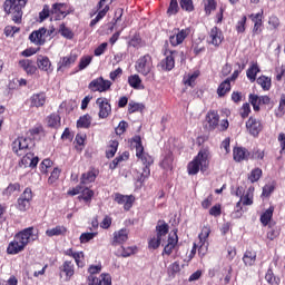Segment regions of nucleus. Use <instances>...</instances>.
Listing matches in <instances>:
<instances>
[{
	"label": "nucleus",
	"mask_w": 285,
	"mask_h": 285,
	"mask_svg": "<svg viewBox=\"0 0 285 285\" xmlns=\"http://www.w3.org/2000/svg\"><path fill=\"white\" fill-rule=\"evenodd\" d=\"M39 236L35 234V228L29 227L19 232L14 235L13 240H11L7 247L8 255H19L22 250H26V246L30 244V242H36Z\"/></svg>",
	"instance_id": "nucleus-1"
},
{
	"label": "nucleus",
	"mask_w": 285,
	"mask_h": 285,
	"mask_svg": "<svg viewBox=\"0 0 285 285\" xmlns=\"http://www.w3.org/2000/svg\"><path fill=\"white\" fill-rule=\"evenodd\" d=\"M210 166V151L208 149H200L197 156L188 163V175H197V173H206Z\"/></svg>",
	"instance_id": "nucleus-2"
},
{
	"label": "nucleus",
	"mask_w": 285,
	"mask_h": 285,
	"mask_svg": "<svg viewBox=\"0 0 285 285\" xmlns=\"http://www.w3.org/2000/svg\"><path fill=\"white\" fill-rule=\"evenodd\" d=\"M28 3V0H6L4 2V11L7 14L12 16V21L14 23H21V17H23V8H26V4Z\"/></svg>",
	"instance_id": "nucleus-3"
},
{
	"label": "nucleus",
	"mask_w": 285,
	"mask_h": 285,
	"mask_svg": "<svg viewBox=\"0 0 285 285\" xmlns=\"http://www.w3.org/2000/svg\"><path fill=\"white\" fill-rule=\"evenodd\" d=\"M137 72L147 77V81H155V72H153V57L150 55H145L140 57L135 66Z\"/></svg>",
	"instance_id": "nucleus-4"
},
{
	"label": "nucleus",
	"mask_w": 285,
	"mask_h": 285,
	"mask_svg": "<svg viewBox=\"0 0 285 285\" xmlns=\"http://www.w3.org/2000/svg\"><path fill=\"white\" fill-rule=\"evenodd\" d=\"M33 146H35V141H32V138L18 137L16 140H13L11 148L14 155H18V157H23L26 153H29V150Z\"/></svg>",
	"instance_id": "nucleus-5"
},
{
	"label": "nucleus",
	"mask_w": 285,
	"mask_h": 285,
	"mask_svg": "<svg viewBox=\"0 0 285 285\" xmlns=\"http://www.w3.org/2000/svg\"><path fill=\"white\" fill-rule=\"evenodd\" d=\"M190 32H193L190 27H187L184 29H179V28L174 29L171 31V35L169 36L170 46H173L174 48H176V46H181V43H184V41H186V39L190 37Z\"/></svg>",
	"instance_id": "nucleus-6"
},
{
	"label": "nucleus",
	"mask_w": 285,
	"mask_h": 285,
	"mask_svg": "<svg viewBox=\"0 0 285 285\" xmlns=\"http://www.w3.org/2000/svg\"><path fill=\"white\" fill-rule=\"evenodd\" d=\"M208 237H210V226L205 225L202 228L200 234L198 235L199 242L197 243L198 246V255L199 257H206V254L208 253Z\"/></svg>",
	"instance_id": "nucleus-7"
},
{
	"label": "nucleus",
	"mask_w": 285,
	"mask_h": 285,
	"mask_svg": "<svg viewBox=\"0 0 285 285\" xmlns=\"http://www.w3.org/2000/svg\"><path fill=\"white\" fill-rule=\"evenodd\" d=\"M134 144L136 146V156L138 157V159H140V161H142L144 166H153L155 160L151 158L150 155L144 151V146L141 145V137L136 136L134 138Z\"/></svg>",
	"instance_id": "nucleus-8"
},
{
	"label": "nucleus",
	"mask_w": 285,
	"mask_h": 285,
	"mask_svg": "<svg viewBox=\"0 0 285 285\" xmlns=\"http://www.w3.org/2000/svg\"><path fill=\"white\" fill-rule=\"evenodd\" d=\"M110 86H112V82L110 80L104 79V77H99L94 79L88 88L91 90V92H106L110 90Z\"/></svg>",
	"instance_id": "nucleus-9"
},
{
	"label": "nucleus",
	"mask_w": 285,
	"mask_h": 285,
	"mask_svg": "<svg viewBox=\"0 0 285 285\" xmlns=\"http://www.w3.org/2000/svg\"><path fill=\"white\" fill-rule=\"evenodd\" d=\"M30 202H32V189L26 188L21 196L18 198V209L26 213L30 208Z\"/></svg>",
	"instance_id": "nucleus-10"
},
{
	"label": "nucleus",
	"mask_w": 285,
	"mask_h": 285,
	"mask_svg": "<svg viewBox=\"0 0 285 285\" xmlns=\"http://www.w3.org/2000/svg\"><path fill=\"white\" fill-rule=\"evenodd\" d=\"M96 104L99 108V118L100 119H107V117L110 116V112H112V107L110 106V102H108V99L106 98H98L96 100Z\"/></svg>",
	"instance_id": "nucleus-11"
},
{
	"label": "nucleus",
	"mask_w": 285,
	"mask_h": 285,
	"mask_svg": "<svg viewBox=\"0 0 285 285\" xmlns=\"http://www.w3.org/2000/svg\"><path fill=\"white\" fill-rule=\"evenodd\" d=\"M222 41H224V33L217 27H213L209 31L207 42L212 46H222Z\"/></svg>",
	"instance_id": "nucleus-12"
},
{
	"label": "nucleus",
	"mask_w": 285,
	"mask_h": 285,
	"mask_svg": "<svg viewBox=\"0 0 285 285\" xmlns=\"http://www.w3.org/2000/svg\"><path fill=\"white\" fill-rule=\"evenodd\" d=\"M87 282L88 285H112V277L110 274H101L99 277L88 276Z\"/></svg>",
	"instance_id": "nucleus-13"
},
{
	"label": "nucleus",
	"mask_w": 285,
	"mask_h": 285,
	"mask_svg": "<svg viewBox=\"0 0 285 285\" xmlns=\"http://www.w3.org/2000/svg\"><path fill=\"white\" fill-rule=\"evenodd\" d=\"M46 28H40L36 31H32L29 36V40L31 43H35V46H43L46 43Z\"/></svg>",
	"instance_id": "nucleus-14"
},
{
	"label": "nucleus",
	"mask_w": 285,
	"mask_h": 285,
	"mask_svg": "<svg viewBox=\"0 0 285 285\" xmlns=\"http://www.w3.org/2000/svg\"><path fill=\"white\" fill-rule=\"evenodd\" d=\"M177 57H184V52L178 53L177 51H171L169 56L166 57V59L160 61V67L163 70H173L175 68V60Z\"/></svg>",
	"instance_id": "nucleus-15"
},
{
	"label": "nucleus",
	"mask_w": 285,
	"mask_h": 285,
	"mask_svg": "<svg viewBox=\"0 0 285 285\" xmlns=\"http://www.w3.org/2000/svg\"><path fill=\"white\" fill-rule=\"evenodd\" d=\"M246 129L248 130L249 135H252V137H257L259 132H262V122L256 118L250 117L246 121Z\"/></svg>",
	"instance_id": "nucleus-16"
},
{
	"label": "nucleus",
	"mask_w": 285,
	"mask_h": 285,
	"mask_svg": "<svg viewBox=\"0 0 285 285\" xmlns=\"http://www.w3.org/2000/svg\"><path fill=\"white\" fill-rule=\"evenodd\" d=\"M177 242H179V238L177 237V230H173L168 235L167 245L163 250V255H173V250H175V247L177 246Z\"/></svg>",
	"instance_id": "nucleus-17"
},
{
	"label": "nucleus",
	"mask_w": 285,
	"mask_h": 285,
	"mask_svg": "<svg viewBox=\"0 0 285 285\" xmlns=\"http://www.w3.org/2000/svg\"><path fill=\"white\" fill-rule=\"evenodd\" d=\"M51 14L55 16L56 20L66 19L68 17V7L65 3H56L52 6Z\"/></svg>",
	"instance_id": "nucleus-18"
},
{
	"label": "nucleus",
	"mask_w": 285,
	"mask_h": 285,
	"mask_svg": "<svg viewBox=\"0 0 285 285\" xmlns=\"http://www.w3.org/2000/svg\"><path fill=\"white\" fill-rule=\"evenodd\" d=\"M46 99L45 92L33 94L29 99V106L30 108H42V106H46Z\"/></svg>",
	"instance_id": "nucleus-19"
},
{
	"label": "nucleus",
	"mask_w": 285,
	"mask_h": 285,
	"mask_svg": "<svg viewBox=\"0 0 285 285\" xmlns=\"http://www.w3.org/2000/svg\"><path fill=\"white\" fill-rule=\"evenodd\" d=\"M37 66L39 70H42V72H47V75H50V72H52V62L50 61V58L46 56H38Z\"/></svg>",
	"instance_id": "nucleus-20"
},
{
	"label": "nucleus",
	"mask_w": 285,
	"mask_h": 285,
	"mask_svg": "<svg viewBox=\"0 0 285 285\" xmlns=\"http://www.w3.org/2000/svg\"><path fill=\"white\" fill-rule=\"evenodd\" d=\"M61 275L65 274V279L70 282L72 275H75V264L72 261H65L62 266L60 267Z\"/></svg>",
	"instance_id": "nucleus-21"
},
{
	"label": "nucleus",
	"mask_w": 285,
	"mask_h": 285,
	"mask_svg": "<svg viewBox=\"0 0 285 285\" xmlns=\"http://www.w3.org/2000/svg\"><path fill=\"white\" fill-rule=\"evenodd\" d=\"M115 202L124 206L125 210L132 208V204L135 202V197L132 196H125L121 194H115Z\"/></svg>",
	"instance_id": "nucleus-22"
},
{
	"label": "nucleus",
	"mask_w": 285,
	"mask_h": 285,
	"mask_svg": "<svg viewBox=\"0 0 285 285\" xmlns=\"http://www.w3.org/2000/svg\"><path fill=\"white\" fill-rule=\"evenodd\" d=\"M128 235L129 232L126 228L119 229L114 233V239H112V245L114 246H119L121 244H126L128 242Z\"/></svg>",
	"instance_id": "nucleus-23"
},
{
	"label": "nucleus",
	"mask_w": 285,
	"mask_h": 285,
	"mask_svg": "<svg viewBox=\"0 0 285 285\" xmlns=\"http://www.w3.org/2000/svg\"><path fill=\"white\" fill-rule=\"evenodd\" d=\"M209 130H215L219 126V114L215 110H210L206 116Z\"/></svg>",
	"instance_id": "nucleus-24"
},
{
	"label": "nucleus",
	"mask_w": 285,
	"mask_h": 285,
	"mask_svg": "<svg viewBox=\"0 0 285 285\" xmlns=\"http://www.w3.org/2000/svg\"><path fill=\"white\" fill-rule=\"evenodd\" d=\"M22 164L26 168H36L37 164H39V158L35 154L27 151L22 157Z\"/></svg>",
	"instance_id": "nucleus-25"
},
{
	"label": "nucleus",
	"mask_w": 285,
	"mask_h": 285,
	"mask_svg": "<svg viewBox=\"0 0 285 285\" xmlns=\"http://www.w3.org/2000/svg\"><path fill=\"white\" fill-rule=\"evenodd\" d=\"M19 66L27 75H35L37 72V66L30 59L20 60Z\"/></svg>",
	"instance_id": "nucleus-26"
},
{
	"label": "nucleus",
	"mask_w": 285,
	"mask_h": 285,
	"mask_svg": "<svg viewBox=\"0 0 285 285\" xmlns=\"http://www.w3.org/2000/svg\"><path fill=\"white\" fill-rule=\"evenodd\" d=\"M77 57L78 56L76 53L62 57L59 61L58 70H61V68H70V66L75 65V62L77 61Z\"/></svg>",
	"instance_id": "nucleus-27"
},
{
	"label": "nucleus",
	"mask_w": 285,
	"mask_h": 285,
	"mask_svg": "<svg viewBox=\"0 0 285 285\" xmlns=\"http://www.w3.org/2000/svg\"><path fill=\"white\" fill-rule=\"evenodd\" d=\"M248 150L242 147H235L233 150V157L235 161H245L248 159Z\"/></svg>",
	"instance_id": "nucleus-28"
},
{
	"label": "nucleus",
	"mask_w": 285,
	"mask_h": 285,
	"mask_svg": "<svg viewBox=\"0 0 285 285\" xmlns=\"http://www.w3.org/2000/svg\"><path fill=\"white\" fill-rule=\"evenodd\" d=\"M243 262L245 266H254L255 262H257V253L253 250H246L243 256Z\"/></svg>",
	"instance_id": "nucleus-29"
},
{
	"label": "nucleus",
	"mask_w": 285,
	"mask_h": 285,
	"mask_svg": "<svg viewBox=\"0 0 285 285\" xmlns=\"http://www.w3.org/2000/svg\"><path fill=\"white\" fill-rule=\"evenodd\" d=\"M156 236L164 242V239H166V235H168V224L159 222L156 226Z\"/></svg>",
	"instance_id": "nucleus-30"
},
{
	"label": "nucleus",
	"mask_w": 285,
	"mask_h": 285,
	"mask_svg": "<svg viewBox=\"0 0 285 285\" xmlns=\"http://www.w3.org/2000/svg\"><path fill=\"white\" fill-rule=\"evenodd\" d=\"M253 190L252 188L248 189V193L240 197L239 202L236 204V208H239V206H253Z\"/></svg>",
	"instance_id": "nucleus-31"
},
{
	"label": "nucleus",
	"mask_w": 285,
	"mask_h": 285,
	"mask_svg": "<svg viewBox=\"0 0 285 285\" xmlns=\"http://www.w3.org/2000/svg\"><path fill=\"white\" fill-rule=\"evenodd\" d=\"M128 83L131 88H135V90H144V85H141L139 75L129 76Z\"/></svg>",
	"instance_id": "nucleus-32"
},
{
	"label": "nucleus",
	"mask_w": 285,
	"mask_h": 285,
	"mask_svg": "<svg viewBox=\"0 0 285 285\" xmlns=\"http://www.w3.org/2000/svg\"><path fill=\"white\" fill-rule=\"evenodd\" d=\"M257 83L265 91L271 90V87L273 86L272 79L268 76H261V77H258L257 78Z\"/></svg>",
	"instance_id": "nucleus-33"
},
{
	"label": "nucleus",
	"mask_w": 285,
	"mask_h": 285,
	"mask_svg": "<svg viewBox=\"0 0 285 285\" xmlns=\"http://www.w3.org/2000/svg\"><path fill=\"white\" fill-rule=\"evenodd\" d=\"M227 92H230V78L223 81L217 89L218 97H225Z\"/></svg>",
	"instance_id": "nucleus-34"
},
{
	"label": "nucleus",
	"mask_w": 285,
	"mask_h": 285,
	"mask_svg": "<svg viewBox=\"0 0 285 285\" xmlns=\"http://www.w3.org/2000/svg\"><path fill=\"white\" fill-rule=\"evenodd\" d=\"M66 227L63 226H56L53 228L47 229L46 235L47 237H59V235H66Z\"/></svg>",
	"instance_id": "nucleus-35"
},
{
	"label": "nucleus",
	"mask_w": 285,
	"mask_h": 285,
	"mask_svg": "<svg viewBox=\"0 0 285 285\" xmlns=\"http://www.w3.org/2000/svg\"><path fill=\"white\" fill-rule=\"evenodd\" d=\"M197 77H199V71L187 73L184 76L183 83L193 88L195 86V81H197Z\"/></svg>",
	"instance_id": "nucleus-36"
},
{
	"label": "nucleus",
	"mask_w": 285,
	"mask_h": 285,
	"mask_svg": "<svg viewBox=\"0 0 285 285\" xmlns=\"http://www.w3.org/2000/svg\"><path fill=\"white\" fill-rule=\"evenodd\" d=\"M273 213H275V208L269 207L261 215V223L263 224V226H268V224L273 219Z\"/></svg>",
	"instance_id": "nucleus-37"
},
{
	"label": "nucleus",
	"mask_w": 285,
	"mask_h": 285,
	"mask_svg": "<svg viewBox=\"0 0 285 285\" xmlns=\"http://www.w3.org/2000/svg\"><path fill=\"white\" fill-rule=\"evenodd\" d=\"M95 179H97V171L89 170L82 174L80 184H83V185L92 184Z\"/></svg>",
	"instance_id": "nucleus-38"
},
{
	"label": "nucleus",
	"mask_w": 285,
	"mask_h": 285,
	"mask_svg": "<svg viewBox=\"0 0 285 285\" xmlns=\"http://www.w3.org/2000/svg\"><path fill=\"white\" fill-rule=\"evenodd\" d=\"M117 148H119V142L117 140H111L107 147L106 155L108 159H112L117 154Z\"/></svg>",
	"instance_id": "nucleus-39"
},
{
	"label": "nucleus",
	"mask_w": 285,
	"mask_h": 285,
	"mask_svg": "<svg viewBox=\"0 0 285 285\" xmlns=\"http://www.w3.org/2000/svg\"><path fill=\"white\" fill-rule=\"evenodd\" d=\"M92 197H95V191L90 188L81 189V195L78 197V199H83L86 204H90L92 202Z\"/></svg>",
	"instance_id": "nucleus-40"
},
{
	"label": "nucleus",
	"mask_w": 285,
	"mask_h": 285,
	"mask_svg": "<svg viewBox=\"0 0 285 285\" xmlns=\"http://www.w3.org/2000/svg\"><path fill=\"white\" fill-rule=\"evenodd\" d=\"M285 115V94L281 96L278 108L275 109V117L282 119Z\"/></svg>",
	"instance_id": "nucleus-41"
},
{
	"label": "nucleus",
	"mask_w": 285,
	"mask_h": 285,
	"mask_svg": "<svg viewBox=\"0 0 285 285\" xmlns=\"http://www.w3.org/2000/svg\"><path fill=\"white\" fill-rule=\"evenodd\" d=\"M90 124H92V117L90 115L81 116L77 121L78 128H90Z\"/></svg>",
	"instance_id": "nucleus-42"
},
{
	"label": "nucleus",
	"mask_w": 285,
	"mask_h": 285,
	"mask_svg": "<svg viewBox=\"0 0 285 285\" xmlns=\"http://www.w3.org/2000/svg\"><path fill=\"white\" fill-rule=\"evenodd\" d=\"M47 124L50 128H59L61 125V117H59V115H51L48 117Z\"/></svg>",
	"instance_id": "nucleus-43"
},
{
	"label": "nucleus",
	"mask_w": 285,
	"mask_h": 285,
	"mask_svg": "<svg viewBox=\"0 0 285 285\" xmlns=\"http://www.w3.org/2000/svg\"><path fill=\"white\" fill-rule=\"evenodd\" d=\"M259 72V67L257 63L252 65L249 69H247V78L249 81H255L257 79V73Z\"/></svg>",
	"instance_id": "nucleus-44"
},
{
	"label": "nucleus",
	"mask_w": 285,
	"mask_h": 285,
	"mask_svg": "<svg viewBox=\"0 0 285 285\" xmlns=\"http://www.w3.org/2000/svg\"><path fill=\"white\" fill-rule=\"evenodd\" d=\"M179 271H181V266L179 265V262H175L168 266L167 274L169 277H175V275L179 273Z\"/></svg>",
	"instance_id": "nucleus-45"
},
{
	"label": "nucleus",
	"mask_w": 285,
	"mask_h": 285,
	"mask_svg": "<svg viewBox=\"0 0 285 285\" xmlns=\"http://www.w3.org/2000/svg\"><path fill=\"white\" fill-rule=\"evenodd\" d=\"M261 178H262V169L259 168L253 169L248 175V180L250 181V184H255V181H259Z\"/></svg>",
	"instance_id": "nucleus-46"
},
{
	"label": "nucleus",
	"mask_w": 285,
	"mask_h": 285,
	"mask_svg": "<svg viewBox=\"0 0 285 285\" xmlns=\"http://www.w3.org/2000/svg\"><path fill=\"white\" fill-rule=\"evenodd\" d=\"M90 63H92V56H83L82 58H80L78 68L79 70H86V68L89 67Z\"/></svg>",
	"instance_id": "nucleus-47"
},
{
	"label": "nucleus",
	"mask_w": 285,
	"mask_h": 285,
	"mask_svg": "<svg viewBox=\"0 0 285 285\" xmlns=\"http://www.w3.org/2000/svg\"><path fill=\"white\" fill-rule=\"evenodd\" d=\"M249 102L252 104V106L256 112L259 111V106H262V100H261L259 96L250 94Z\"/></svg>",
	"instance_id": "nucleus-48"
},
{
	"label": "nucleus",
	"mask_w": 285,
	"mask_h": 285,
	"mask_svg": "<svg viewBox=\"0 0 285 285\" xmlns=\"http://www.w3.org/2000/svg\"><path fill=\"white\" fill-rule=\"evenodd\" d=\"M39 135H41V127H33L27 132L26 137L27 139H31V141H33V139H39Z\"/></svg>",
	"instance_id": "nucleus-49"
},
{
	"label": "nucleus",
	"mask_w": 285,
	"mask_h": 285,
	"mask_svg": "<svg viewBox=\"0 0 285 285\" xmlns=\"http://www.w3.org/2000/svg\"><path fill=\"white\" fill-rule=\"evenodd\" d=\"M160 166L165 168V170L173 168V154H167L160 163Z\"/></svg>",
	"instance_id": "nucleus-50"
},
{
	"label": "nucleus",
	"mask_w": 285,
	"mask_h": 285,
	"mask_svg": "<svg viewBox=\"0 0 285 285\" xmlns=\"http://www.w3.org/2000/svg\"><path fill=\"white\" fill-rule=\"evenodd\" d=\"M59 32L62 37H65V39H72V37H75V33H72V30L67 28L66 24H60Z\"/></svg>",
	"instance_id": "nucleus-51"
},
{
	"label": "nucleus",
	"mask_w": 285,
	"mask_h": 285,
	"mask_svg": "<svg viewBox=\"0 0 285 285\" xmlns=\"http://www.w3.org/2000/svg\"><path fill=\"white\" fill-rule=\"evenodd\" d=\"M139 110H144V105L135 101H129L128 104V112L132 115V112H139Z\"/></svg>",
	"instance_id": "nucleus-52"
},
{
	"label": "nucleus",
	"mask_w": 285,
	"mask_h": 285,
	"mask_svg": "<svg viewBox=\"0 0 285 285\" xmlns=\"http://www.w3.org/2000/svg\"><path fill=\"white\" fill-rule=\"evenodd\" d=\"M177 12H179V4L177 3V0H170V4L167 10V14L169 17H173V14H177Z\"/></svg>",
	"instance_id": "nucleus-53"
},
{
	"label": "nucleus",
	"mask_w": 285,
	"mask_h": 285,
	"mask_svg": "<svg viewBox=\"0 0 285 285\" xmlns=\"http://www.w3.org/2000/svg\"><path fill=\"white\" fill-rule=\"evenodd\" d=\"M265 279L271 285L279 284V278L275 277V274H273V269L267 271Z\"/></svg>",
	"instance_id": "nucleus-54"
},
{
	"label": "nucleus",
	"mask_w": 285,
	"mask_h": 285,
	"mask_svg": "<svg viewBox=\"0 0 285 285\" xmlns=\"http://www.w3.org/2000/svg\"><path fill=\"white\" fill-rule=\"evenodd\" d=\"M204 6L206 14H210L217 8L215 0H204Z\"/></svg>",
	"instance_id": "nucleus-55"
},
{
	"label": "nucleus",
	"mask_w": 285,
	"mask_h": 285,
	"mask_svg": "<svg viewBox=\"0 0 285 285\" xmlns=\"http://www.w3.org/2000/svg\"><path fill=\"white\" fill-rule=\"evenodd\" d=\"M83 252H76V255L73 256V259L76 262V265L78 266V268H83V266H86V264L83 263Z\"/></svg>",
	"instance_id": "nucleus-56"
},
{
	"label": "nucleus",
	"mask_w": 285,
	"mask_h": 285,
	"mask_svg": "<svg viewBox=\"0 0 285 285\" xmlns=\"http://www.w3.org/2000/svg\"><path fill=\"white\" fill-rule=\"evenodd\" d=\"M180 8L186 10V12H193L195 7L193 6V0H180Z\"/></svg>",
	"instance_id": "nucleus-57"
},
{
	"label": "nucleus",
	"mask_w": 285,
	"mask_h": 285,
	"mask_svg": "<svg viewBox=\"0 0 285 285\" xmlns=\"http://www.w3.org/2000/svg\"><path fill=\"white\" fill-rule=\"evenodd\" d=\"M269 30H277L279 28V18L271 16L268 19Z\"/></svg>",
	"instance_id": "nucleus-58"
},
{
	"label": "nucleus",
	"mask_w": 285,
	"mask_h": 285,
	"mask_svg": "<svg viewBox=\"0 0 285 285\" xmlns=\"http://www.w3.org/2000/svg\"><path fill=\"white\" fill-rule=\"evenodd\" d=\"M97 237V233H83L80 235V244H88L90 239H95Z\"/></svg>",
	"instance_id": "nucleus-59"
},
{
	"label": "nucleus",
	"mask_w": 285,
	"mask_h": 285,
	"mask_svg": "<svg viewBox=\"0 0 285 285\" xmlns=\"http://www.w3.org/2000/svg\"><path fill=\"white\" fill-rule=\"evenodd\" d=\"M161 242H163L161 238L154 236L149 239L148 246L149 248H153L154 250H156V248H159V246H161Z\"/></svg>",
	"instance_id": "nucleus-60"
},
{
	"label": "nucleus",
	"mask_w": 285,
	"mask_h": 285,
	"mask_svg": "<svg viewBox=\"0 0 285 285\" xmlns=\"http://www.w3.org/2000/svg\"><path fill=\"white\" fill-rule=\"evenodd\" d=\"M129 46H131V48H141V46H144V41H141V37L134 36L129 41Z\"/></svg>",
	"instance_id": "nucleus-61"
},
{
	"label": "nucleus",
	"mask_w": 285,
	"mask_h": 285,
	"mask_svg": "<svg viewBox=\"0 0 285 285\" xmlns=\"http://www.w3.org/2000/svg\"><path fill=\"white\" fill-rule=\"evenodd\" d=\"M236 30L237 32H246V16H243L242 19L238 20L236 23Z\"/></svg>",
	"instance_id": "nucleus-62"
},
{
	"label": "nucleus",
	"mask_w": 285,
	"mask_h": 285,
	"mask_svg": "<svg viewBox=\"0 0 285 285\" xmlns=\"http://www.w3.org/2000/svg\"><path fill=\"white\" fill-rule=\"evenodd\" d=\"M89 277H95L101 273V265H90L88 268Z\"/></svg>",
	"instance_id": "nucleus-63"
},
{
	"label": "nucleus",
	"mask_w": 285,
	"mask_h": 285,
	"mask_svg": "<svg viewBox=\"0 0 285 285\" xmlns=\"http://www.w3.org/2000/svg\"><path fill=\"white\" fill-rule=\"evenodd\" d=\"M49 168H52V160H50V159L42 160V163L40 165L41 173H43L46 175L48 173Z\"/></svg>",
	"instance_id": "nucleus-64"
}]
</instances>
